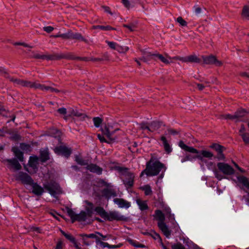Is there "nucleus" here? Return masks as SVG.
<instances>
[{
	"label": "nucleus",
	"mask_w": 249,
	"mask_h": 249,
	"mask_svg": "<svg viewBox=\"0 0 249 249\" xmlns=\"http://www.w3.org/2000/svg\"><path fill=\"white\" fill-rule=\"evenodd\" d=\"M178 146L184 151L195 154V155H186L181 160L182 163L186 161H193L196 159L198 160L200 162H205L204 158L211 160L214 157V154L212 152L206 150L198 151L193 147L187 145L182 141L179 142Z\"/></svg>",
	"instance_id": "1"
},
{
	"label": "nucleus",
	"mask_w": 249,
	"mask_h": 249,
	"mask_svg": "<svg viewBox=\"0 0 249 249\" xmlns=\"http://www.w3.org/2000/svg\"><path fill=\"white\" fill-rule=\"evenodd\" d=\"M164 168L162 163L152 157L147 163L145 169L141 173V176H142L144 174L148 176H156Z\"/></svg>",
	"instance_id": "2"
},
{
	"label": "nucleus",
	"mask_w": 249,
	"mask_h": 249,
	"mask_svg": "<svg viewBox=\"0 0 249 249\" xmlns=\"http://www.w3.org/2000/svg\"><path fill=\"white\" fill-rule=\"evenodd\" d=\"M43 187L53 196L62 193V189L59 184L53 180L44 184Z\"/></svg>",
	"instance_id": "3"
},
{
	"label": "nucleus",
	"mask_w": 249,
	"mask_h": 249,
	"mask_svg": "<svg viewBox=\"0 0 249 249\" xmlns=\"http://www.w3.org/2000/svg\"><path fill=\"white\" fill-rule=\"evenodd\" d=\"M94 212L100 216L102 218H121L116 212H110L108 214L104 208L101 206L96 207Z\"/></svg>",
	"instance_id": "4"
},
{
	"label": "nucleus",
	"mask_w": 249,
	"mask_h": 249,
	"mask_svg": "<svg viewBox=\"0 0 249 249\" xmlns=\"http://www.w3.org/2000/svg\"><path fill=\"white\" fill-rule=\"evenodd\" d=\"M71 58V55L69 53H53L50 54H46L45 60H58L62 59H68Z\"/></svg>",
	"instance_id": "5"
},
{
	"label": "nucleus",
	"mask_w": 249,
	"mask_h": 249,
	"mask_svg": "<svg viewBox=\"0 0 249 249\" xmlns=\"http://www.w3.org/2000/svg\"><path fill=\"white\" fill-rule=\"evenodd\" d=\"M218 169L226 175H231L234 173V170L233 168L225 162H218L217 164Z\"/></svg>",
	"instance_id": "6"
},
{
	"label": "nucleus",
	"mask_w": 249,
	"mask_h": 249,
	"mask_svg": "<svg viewBox=\"0 0 249 249\" xmlns=\"http://www.w3.org/2000/svg\"><path fill=\"white\" fill-rule=\"evenodd\" d=\"M54 152L57 155H61L66 158H69L71 154V150L65 146H56L54 149Z\"/></svg>",
	"instance_id": "7"
},
{
	"label": "nucleus",
	"mask_w": 249,
	"mask_h": 249,
	"mask_svg": "<svg viewBox=\"0 0 249 249\" xmlns=\"http://www.w3.org/2000/svg\"><path fill=\"white\" fill-rule=\"evenodd\" d=\"M17 180H20L24 184L31 185L34 182L32 178L27 173L20 172L17 177Z\"/></svg>",
	"instance_id": "8"
},
{
	"label": "nucleus",
	"mask_w": 249,
	"mask_h": 249,
	"mask_svg": "<svg viewBox=\"0 0 249 249\" xmlns=\"http://www.w3.org/2000/svg\"><path fill=\"white\" fill-rule=\"evenodd\" d=\"M164 219H159L158 225L159 229L161 231L164 235L167 238H169L171 235V231L169 230L168 226L164 222Z\"/></svg>",
	"instance_id": "9"
},
{
	"label": "nucleus",
	"mask_w": 249,
	"mask_h": 249,
	"mask_svg": "<svg viewBox=\"0 0 249 249\" xmlns=\"http://www.w3.org/2000/svg\"><path fill=\"white\" fill-rule=\"evenodd\" d=\"M206 158H204L205 160V162H201L203 163H205L208 169L209 170H213V172L214 173V176L216 178H217L218 180H221V179L224 178V176L221 174H219L218 171L216 170L214 168V163L212 161L208 162L206 160Z\"/></svg>",
	"instance_id": "10"
},
{
	"label": "nucleus",
	"mask_w": 249,
	"mask_h": 249,
	"mask_svg": "<svg viewBox=\"0 0 249 249\" xmlns=\"http://www.w3.org/2000/svg\"><path fill=\"white\" fill-rule=\"evenodd\" d=\"M14 82H16L18 84L25 87L33 88L36 89L37 83L32 82L30 81L24 80L21 79H15Z\"/></svg>",
	"instance_id": "11"
},
{
	"label": "nucleus",
	"mask_w": 249,
	"mask_h": 249,
	"mask_svg": "<svg viewBox=\"0 0 249 249\" xmlns=\"http://www.w3.org/2000/svg\"><path fill=\"white\" fill-rule=\"evenodd\" d=\"M165 213H163L161 211L157 210L155 212L156 218H172L174 216V214L171 213V210L168 207L165 208Z\"/></svg>",
	"instance_id": "12"
},
{
	"label": "nucleus",
	"mask_w": 249,
	"mask_h": 249,
	"mask_svg": "<svg viewBox=\"0 0 249 249\" xmlns=\"http://www.w3.org/2000/svg\"><path fill=\"white\" fill-rule=\"evenodd\" d=\"M202 59L204 62L207 64H214L216 66H220L221 62L217 60L216 58L213 55H210L208 56H203Z\"/></svg>",
	"instance_id": "13"
},
{
	"label": "nucleus",
	"mask_w": 249,
	"mask_h": 249,
	"mask_svg": "<svg viewBox=\"0 0 249 249\" xmlns=\"http://www.w3.org/2000/svg\"><path fill=\"white\" fill-rule=\"evenodd\" d=\"M127 169L125 168V186L127 185L131 187L133 185L134 174L127 171Z\"/></svg>",
	"instance_id": "14"
},
{
	"label": "nucleus",
	"mask_w": 249,
	"mask_h": 249,
	"mask_svg": "<svg viewBox=\"0 0 249 249\" xmlns=\"http://www.w3.org/2000/svg\"><path fill=\"white\" fill-rule=\"evenodd\" d=\"M84 203L86 204L85 206V210L88 213V216L89 217H91L93 214L95 209L94 208V205L93 203L86 200L84 201Z\"/></svg>",
	"instance_id": "15"
},
{
	"label": "nucleus",
	"mask_w": 249,
	"mask_h": 249,
	"mask_svg": "<svg viewBox=\"0 0 249 249\" xmlns=\"http://www.w3.org/2000/svg\"><path fill=\"white\" fill-rule=\"evenodd\" d=\"M86 169L90 172L100 175L102 173L103 169L95 164L90 163L88 164Z\"/></svg>",
	"instance_id": "16"
},
{
	"label": "nucleus",
	"mask_w": 249,
	"mask_h": 249,
	"mask_svg": "<svg viewBox=\"0 0 249 249\" xmlns=\"http://www.w3.org/2000/svg\"><path fill=\"white\" fill-rule=\"evenodd\" d=\"M153 56H156L155 60H160L161 62L165 64H168L172 62L171 58L167 54L163 55L160 54L156 53V55H154Z\"/></svg>",
	"instance_id": "17"
},
{
	"label": "nucleus",
	"mask_w": 249,
	"mask_h": 249,
	"mask_svg": "<svg viewBox=\"0 0 249 249\" xmlns=\"http://www.w3.org/2000/svg\"><path fill=\"white\" fill-rule=\"evenodd\" d=\"M71 223H74L75 221H77L80 224L85 226L86 225L90 224L93 221V219H66V221H70Z\"/></svg>",
	"instance_id": "18"
},
{
	"label": "nucleus",
	"mask_w": 249,
	"mask_h": 249,
	"mask_svg": "<svg viewBox=\"0 0 249 249\" xmlns=\"http://www.w3.org/2000/svg\"><path fill=\"white\" fill-rule=\"evenodd\" d=\"M5 161L8 162L9 165L11 166L16 170H19L21 169V165L15 158L6 159Z\"/></svg>",
	"instance_id": "19"
},
{
	"label": "nucleus",
	"mask_w": 249,
	"mask_h": 249,
	"mask_svg": "<svg viewBox=\"0 0 249 249\" xmlns=\"http://www.w3.org/2000/svg\"><path fill=\"white\" fill-rule=\"evenodd\" d=\"M32 186V192L36 195L39 196L42 195L44 192L43 188L39 185L37 183L33 182L31 185Z\"/></svg>",
	"instance_id": "20"
},
{
	"label": "nucleus",
	"mask_w": 249,
	"mask_h": 249,
	"mask_svg": "<svg viewBox=\"0 0 249 249\" xmlns=\"http://www.w3.org/2000/svg\"><path fill=\"white\" fill-rule=\"evenodd\" d=\"M40 159L42 162H45L50 159V154L48 148L43 150H40Z\"/></svg>",
	"instance_id": "21"
},
{
	"label": "nucleus",
	"mask_w": 249,
	"mask_h": 249,
	"mask_svg": "<svg viewBox=\"0 0 249 249\" xmlns=\"http://www.w3.org/2000/svg\"><path fill=\"white\" fill-rule=\"evenodd\" d=\"M103 196L107 198H109L111 196H116V193L114 190L108 188H105L102 191Z\"/></svg>",
	"instance_id": "22"
},
{
	"label": "nucleus",
	"mask_w": 249,
	"mask_h": 249,
	"mask_svg": "<svg viewBox=\"0 0 249 249\" xmlns=\"http://www.w3.org/2000/svg\"><path fill=\"white\" fill-rule=\"evenodd\" d=\"M70 39H76L79 41L87 42V40L85 39L82 35L78 33H73L70 30Z\"/></svg>",
	"instance_id": "23"
},
{
	"label": "nucleus",
	"mask_w": 249,
	"mask_h": 249,
	"mask_svg": "<svg viewBox=\"0 0 249 249\" xmlns=\"http://www.w3.org/2000/svg\"><path fill=\"white\" fill-rule=\"evenodd\" d=\"M160 140L162 142L163 146L164 147L165 151L167 153H170L172 151V148L168 143L166 137L164 136H161L160 137Z\"/></svg>",
	"instance_id": "24"
},
{
	"label": "nucleus",
	"mask_w": 249,
	"mask_h": 249,
	"mask_svg": "<svg viewBox=\"0 0 249 249\" xmlns=\"http://www.w3.org/2000/svg\"><path fill=\"white\" fill-rule=\"evenodd\" d=\"M12 151L20 162H23L24 161L23 153L20 151L18 147H12Z\"/></svg>",
	"instance_id": "25"
},
{
	"label": "nucleus",
	"mask_w": 249,
	"mask_h": 249,
	"mask_svg": "<svg viewBox=\"0 0 249 249\" xmlns=\"http://www.w3.org/2000/svg\"><path fill=\"white\" fill-rule=\"evenodd\" d=\"M238 181L244 186L249 191V181L248 179L244 176L237 177Z\"/></svg>",
	"instance_id": "26"
},
{
	"label": "nucleus",
	"mask_w": 249,
	"mask_h": 249,
	"mask_svg": "<svg viewBox=\"0 0 249 249\" xmlns=\"http://www.w3.org/2000/svg\"><path fill=\"white\" fill-rule=\"evenodd\" d=\"M69 116H75L80 118L82 120L87 117V116L85 113H82L79 112L77 110L71 109L70 112Z\"/></svg>",
	"instance_id": "27"
},
{
	"label": "nucleus",
	"mask_w": 249,
	"mask_h": 249,
	"mask_svg": "<svg viewBox=\"0 0 249 249\" xmlns=\"http://www.w3.org/2000/svg\"><path fill=\"white\" fill-rule=\"evenodd\" d=\"M38 160V158L36 156H31L28 161L29 166L33 169L36 168Z\"/></svg>",
	"instance_id": "28"
},
{
	"label": "nucleus",
	"mask_w": 249,
	"mask_h": 249,
	"mask_svg": "<svg viewBox=\"0 0 249 249\" xmlns=\"http://www.w3.org/2000/svg\"><path fill=\"white\" fill-rule=\"evenodd\" d=\"M156 53H152L151 52L145 53L143 56L141 58V60H142L144 62H147L148 60L152 59H155V57L153 55H156Z\"/></svg>",
	"instance_id": "29"
},
{
	"label": "nucleus",
	"mask_w": 249,
	"mask_h": 249,
	"mask_svg": "<svg viewBox=\"0 0 249 249\" xmlns=\"http://www.w3.org/2000/svg\"><path fill=\"white\" fill-rule=\"evenodd\" d=\"M102 133L104 135H106L107 138L110 141H115V139L112 137V133L110 132L109 129L107 126L104 128H102Z\"/></svg>",
	"instance_id": "30"
},
{
	"label": "nucleus",
	"mask_w": 249,
	"mask_h": 249,
	"mask_svg": "<svg viewBox=\"0 0 249 249\" xmlns=\"http://www.w3.org/2000/svg\"><path fill=\"white\" fill-rule=\"evenodd\" d=\"M125 240L128 241L129 243L132 245V246L136 248H144L145 246L143 244L139 243L138 242L134 240L133 239H131L130 238L127 237L125 238Z\"/></svg>",
	"instance_id": "31"
},
{
	"label": "nucleus",
	"mask_w": 249,
	"mask_h": 249,
	"mask_svg": "<svg viewBox=\"0 0 249 249\" xmlns=\"http://www.w3.org/2000/svg\"><path fill=\"white\" fill-rule=\"evenodd\" d=\"M160 126V124L158 122H153L149 125V131L154 132L157 130Z\"/></svg>",
	"instance_id": "32"
},
{
	"label": "nucleus",
	"mask_w": 249,
	"mask_h": 249,
	"mask_svg": "<svg viewBox=\"0 0 249 249\" xmlns=\"http://www.w3.org/2000/svg\"><path fill=\"white\" fill-rule=\"evenodd\" d=\"M69 54L71 55V58H69V60H77L84 61H89L90 60L89 57L76 56L72 53H69Z\"/></svg>",
	"instance_id": "33"
},
{
	"label": "nucleus",
	"mask_w": 249,
	"mask_h": 249,
	"mask_svg": "<svg viewBox=\"0 0 249 249\" xmlns=\"http://www.w3.org/2000/svg\"><path fill=\"white\" fill-rule=\"evenodd\" d=\"M136 202L138 205L139 206V208L141 210H145L148 208L147 204L146 201H143L141 199H137Z\"/></svg>",
	"instance_id": "34"
},
{
	"label": "nucleus",
	"mask_w": 249,
	"mask_h": 249,
	"mask_svg": "<svg viewBox=\"0 0 249 249\" xmlns=\"http://www.w3.org/2000/svg\"><path fill=\"white\" fill-rule=\"evenodd\" d=\"M75 161L79 165H88V161L84 160L82 158L76 155L75 156Z\"/></svg>",
	"instance_id": "35"
},
{
	"label": "nucleus",
	"mask_w": 249,
	"mask_h": 249,
	"mask_svg": "<svg viewBox=\"0 0 249 249\" xmlns=\"http://www.w3.org/2000/svg\"><path fill=\"white\" fill-rule=\"evenodd\" d=\"M142 190L144 192V194L146 196L150 195L152 194V191L151 187L149 185H145L141 188Z\"/></svg>",
	"instance_id": "36"
},
{
	"label": "nucleus",
	"mask_w": 249,
	"mask_h": 249,
	"mask_svg": "<svg viewBox=\"0 0 249 249\" xmlns=\"http://www.w3.org/2000/svg\"><path fill=\"white\" fill-rule=\"evenodd\" d=\"M235 114H237V117L236 118L237 120H242V118L245 116L247 114V112L244 109H240L238 110Z\"/></svg>",
	"instance_id": "37"
},
{
	"label": "nucleus",
	"mask_w": 249,
	"mask_h": 249,
	"mask_svg": "<svg viewBox=\"0 0 249 249\" xmlns=\"http://www.w3.org/2000/svg\"><path fill=\"white\" fill-rule=\"evenodd\" d=\"M242 16L243 18L246 19H249V7L248 6H245L244 7Z\"/></svg>",
	"instance_id": "38"
},
{
	"label": "nucleus",
	"mask_w": 249,
	"mask_h": 249,
	"mask_svg": "<svg viewBox=\"0 0 249 249\" xmlns=\"http://www.w3.org/2000/svg\"><path fill=\"white\" fill-rule=\"evenodd\" d=\"M93 28L95 29H100L104 31H109L111 30H115V28L112 27L110 26H102V25H96L94 26Z\"/></svg>",
	"instance_id": "39"
},
{
	"label": "nucleus",
	"mask_w": 249,
	"mask_h": 249,
	"mask_svg": "<svg viewBox=\"0 0 249 249\" xmlns=\"http://www.w3.org/2000/svg\"><path fill=\"white\" fill-rule=\"evenodd\" d=\"M186 61L190 62L199 63L200 62L199 59L195 55H192L188 56L186 58Z\"/></svg>",
	"instance_id": "40"
},
{
	"label": "nucleus",
	"mask_w": 249,
	"mask_h": 249,
	"mask_svg": "<svg viewBox=\"0 0 249 249\" xmlns=\"http://www.w3.org/2000/svg\"><path fill=\"white\" fill-rule=\"evenodd\" d=\"M20 148L26 152H30L32 150V147L29 144L25 143H21L20 144Z\"/></svg>",
	"instance_id": "41"
},
{
	"label": "nucleus",
	"mask_w": 249,
	"mask_h": 249,
	"mask_svg": "<svg viewBox=\"0 0 249 249\" xmlns=\"http://www.w3.org/2000/svg\"><path fill=\"white\" fill-rule=\"evenodd\" d=\"M211 148L214 149L217 152L222 150H225V148L223 146L216 143H213L210 146Z\"/></svg>",
	"instance_id": "42"
},
{
	"label": "nucleus",
	"mask_w": 249,
	"mask_h": 249,
	"mask_svg": "<svg viewBox=\"0 0 249 249\" xmlns=\"http://www.w3.org/2000/svg\"><path fill=\"white\" fill-rule=\"evenodd\" d=\"M98 243H100L102 248H104L107 247L109 249H115L117 248V246L116 245H110L108 244L107 243L104 242L100 239V241H99Z\"/></svg>",
	"instance_id": "43"
},
{
	"label": "nucleus",
	"mask_w": 249,
	"mask_h": 249,
	"mask_svg": "<svg viewBox=\"0 0 249 249\" xmlns=\"http://www.w3.org/2000/svg\"><path fill=\"white\" fill-rule=\"evenodd\" d=\"M96 234V233H95V234H94V233H91V234H84L83 236H84L85 237H86L88 238H89L95 239L96 243L97 244H98L99 241H100V238L98 236H97Z\"/></svg>",
	"instance_id": "44"
},
{
	"label": "nucleus",
	"mask_w": 249,
	"mask_h": 249,
	"mask_svg": "<svg viewBox=\"0 0 249 249\" xmlns=\"http://www.w3.org/2000/svg\"><path fill=\"white\" fill-rule=\"evenodd\" d=\"M114 202L118 204L119 207L123 208L124 207V200L121 198H115L114 199Z\"/></svg>",
	"instance_id": "45"
},
{
	"label": "nucleus",
	"mask_w": 249,
	"mask_h": 249,
	"mask_svg": "<svg viewBox=\"0 0 249 249\" xmlns=\"http://www.w3.org/2000/svg\"><path fill=\"white\" fill-rule=\"evenodd\" d=\"M93 121L94 123V125L96 127H98L102 122V120L99 117H94L93 119Z\"/></svg>",
	"instance_id": "46"
},
{
	"label": "nucleus",
	"mask_w": 249,
	"mask_h": 249,
	"mask_svg": "<svg viewBox=\"0 0 249 249\" xmlns=\"http://www.w3.org/2000/svg\"><path fill=\"white\" fill-rule=\"evenodd\" d=\"M66 210L68 216H70V218H75L77 214L75 213L71 209L67 207Z\"/></svg>",
	"instance_id": "47"
},
{
	"label": "nucleus",
	"mask_w": 249,
	"mask_h": 249,
	"mask_svg": "<svg viewBox=\"0 0 249 249\" xmlns=\"http://www.w3.org/2000/svg\"><path fill=\"white\" fill-rule=\"evenodd\" d=\"M50 89V86H46L44 85H42L37 83L36 89H40L42 91H48Z\"/></svg>",
	"instance_id": "48"
},
{
	"label": "nucleus",
	"mask_w": 249,
	"mask_h": 249,
	"mask_svg": "<svg viewBox=\"0 0 249 249\" xmlns=\"http://www.w3.org/2000/svg\"><path fill=\"white\" fill-rule=\"evenodd\" d=\"M225 150H222L220 151L217 152V159L219 160H224L225 159V157L223 154V152Z\"/></svg>",
	"instance_id": "49"
},
{
	"label": "nucleus",
	"mask_w": 249,
	"mask_h": 249,
	"mask_svg": "<svg viewBox=\"0 0 249 249\" xmlns=\"http://www.w3.org/2000/svg\"><path fill=\"white\" fill-rule=\"evenodd\" d=\"M177 22H178L179 25L181 26H187V22L185 21L181 17H178L176 19Z\"/></svg>",
	"instance_id": "50"
},
{
	"label": "nucleus",
	"mask_w": 249,
	"mask_h": 249,
	"mask_svg": "<svg viewBox=\"0 0 249 249\" xmlns=\"http://www.w3.org/2000/svg\"><path fill=\"white\" fill-rule=\"evenodd\" d=\"M136 24L132 23L130 25H125V29L126 28L129 32H132L136 29Z\"/></svg>",
	"instance_id": "51"
},
{
	"label": "nucleus",
	"mask_w": 249,
	"mask_h": 249,
	"mask_svg": "<svg viewBox=\"0 0 249 249\" xmlns=\"http://www.w3.org/2000/svg\"><path fill=\"white\" fill-rule=\"evenodd\" d=\"M97 137L101 142H107L109 143L113 142L109 140H106L103 136L100 134H97Z\"/></svg>",
	"instance_id": "52"
},
{
	"label": "nucleus",
	"mask_w": 249,
	"mask_h": 249,
	"mask_svg": "<svg viewBox=\"0 0 249 249\" xmlns=\"http://www.w3.org/2000/svg\"><path fill=\"white\" fill-rule=\"evenodd\" d=\"M46 54H40L39 53H35L32 56V58L35 59H40L42 60H45Z\"/></svg>",
	"instance_id": "53"
},
{
	"label": "nucleus",
	"mask_w": 249,
	"mask_h": 249,
	"mask_svg": "<svg viewBox=\"0 0 249 249\" xmlns=\"http://www.w3.org/2000/svg\"><path fill=\"white\" fill-rule=\"evenodd\" d=\"M60 37L65 39H70V30L64 34H60Z\"/></svg>",
	"instance_id": "54"
},
{
	"label": "nucleus",
	"mask_w": 249,
	"mask_h": 249,
	"mask_svg": "<svg viewBox=\"0 0 249 249\" xmlns=\"http://www.w3.org/2000/svg\"><path fill=\"white\" fill-rule=\"evenodd\" d=\"M75 218H86L88 216V213L86 211H82L79 214H76Z\"/></svg>",
	"instance_id": "55"
},
{
	"label": "nucleus",
	"mask_w": 249,
	"mask_h": 249,
	"mask_svg": "<svg viewBox=\"0 0 249 249\" xmlns=\"http://www.w3.org/2000/svg\"><path fill=\"white\" fill-rule=\"evenodd\" d=\"M237 114L231 115L230 114H226L224 116V118L225 119H229L231 120H236V118L237 117Z\"/></svg>",
	"instance_id": "56"
},
{
	"label": "nucleus",
	"mask_w": 249,
	"mask_h": 249,
	"mask_svg": "<svg viewBox=\"0 0 249 249\" xmlns=\"http://www.w3.org/2000/svg\"><path fill=\"white\" fill-rule=\"evenodd\" d=\"M83 235L84 234H80L79 235V236L82 237L83 244L86 246H89L90 243L87 240L88 238Z\"/></svg>",
	"instance_id": "57"
},
{
	"label": "nucleus",
	"mask_w": 249,
	"mask_h": 249,
	"mask_svg": "<svg viewBox=\"0 0 249 249\" xmlns=\"http://www.w3.org/2000/svg\"><path fill=\"white\" fill-rule=\"evenodd\" d=\"M241 136L243 139V141L245 142H246L247 143H249V133L242 134H241Z\"/></svg>",
	"instance_id": "58"
},
{
	"label": "nucleus",
	"mask_w": 249,
	"mask_h": 249,
	"mask_svg": "<svg viewBox=\"0 0 249 249\" xmlns=\"http://www.w3.org/2000/svg\"><path fill=\"white\" fill-rule=\"evenodd\" d=\"M172 249H185L184 247L180 243L173 245L172 246Z\"/></svg>",
	"instance_id": "59"
},
{
	"label": "nucleus",
	"mask_w": 249,
	"mask_h": 249,
	"mask_svg": "<svg viewBox=\"0 0 249 249\" xmlns=\"http://www.w3.org/2000/svg\"><path fill=\"white\" fill-rule=\"evenodd\" d=\"M106 42L110 48L114 50L116 49V48L118 45L116 43L114 42H110L107 40Z\"/></svg>",
	"instance_id": "60"
},
{
	"label": "nucleus",
	"mask_w": 249,
	"mask_h": 249,
	"mask_svg": "<svg viewBox=\"0 0 249 249\" xmlns=\"http://www.w3.org/2000/svg\"><path fill=\"white\" fill-rule=\"evenodd\" d=\"M43 29L44 31L48 33H50L52 32L54 28L52 26H45L43 28Z\"/></svg>",
	"instance_id": "61"
},
{
	"label": "nucleus",
	"mask_w": 249,
	"mask_h": 249,
	"mask_svg": "<svg viewBox=\"0 0 249 249\" xmlns=\"http://www.w3.org/2000/svg\"><path fill=\"white\" fill-rule=\"evenodd\" d=\"M21 137L20 135L18 133L13 134L11 136V139L15 141H18L20 139Z\"/></svg>",
	"instance_id": "62"
},
{
	"label": "nucleus",
	"mask_w": 249,
	"mask_h": 249,
	"mask_svg": "<svg viewBox=\"0 0 249 249\" xmlns=\"http://www.w3.org/2000/svg\"><path fill=\"white\" fill-rule=\"evenodd\" d=\"M65 237L71 242L74 241V239H75V237H74L71 234L67 233L66 235H65Z\"/></svg>",
	"instance_id": "63"
},
{
	"label": "nucleus",
	"mask_w": 249,
	"mask_h": 249,
	"mask_svg": "<svg viewBox=\"0 0 249 249\" xmlns=\"http://www.w3.org/2000/svg\"><path fill=\"white\" fill-rule=\"evenodd\" d=\"M102 8L104 10L105 12L111 15H113V13L111 12L110 10V8L108 6H102Z\"/></svg>",
	"instance_id": "64"
}]
</instances>
